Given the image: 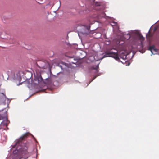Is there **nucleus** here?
I'll return each mask as SVG.
<instances>
[{"label":"nucleus","instance_id":"f257e3e1","mask_svg":"<svg viewBox=\"0 0 159 159\" xmlns=\"http://www.w3.org/2000/svg\"><path fill=\"white\" fill-rule=\"evenodd\" d=\"M31 155V152L26 146L22 147L20 150V155L12 159H27Z\"/></svg>","mask_w":159,"mask_h":159},{"label":"nucleus","instance_id":"f03ea898","mask_svg":"<svg viewBox=\"0 0 159 159\" xmlns=\"http://www.w3.org/2000/svg\"><path fill=\"white\" fill-rule=\"evenodd\" d=\"M108 57H113L117 60H118L119 59L117 53V50H116V52H113L110 51H107L105 52V54L102 58Z\"/></svg>","mask_w":159,"mask_h":159},{"label":"nucleus","instance_id":"7ed1b4c3","mask_svg":"<svg viewBox=\"0 0 159 159\" xmlns=\"http://www.w3.org/2000/svg\"><path fill=\"white\" fill-rule=\"evenodd\" d=\"M42 78L41 75L35 76L33 83L31 84H32L37 85L42 81Z\"/></svg>","mask_w":159,"mask_h":159},{"label":"nucleus","instance_id":"20e7f679","mask_svg":"<svg viewBox=\"0 0 159 159\" xmlns=\"http://www.w3.org/2000/svg\"><path fill=\"white\" fill-rule=\"evenodd\" d=\"M30 134L28 132L22 135L18 139L16 143V145L19 144L23 140L25 139Z\"/></svg>","mask_w":159,"mask_h":159},{"label":"nucleus","instance_id":"39448f33","mask_svg":"<svg viewBox=\"0 0 159 159\" xmlns=\"http://www.w3.org/2000/svg\"><path fill=\"white\" fill-rule=\"evenodd\" d=\"M149 49L153 54V51H154L155 52H157V49L155 48V46L154 45H152L151 46H150Z\"/></svg>","mask_w":159,"mask_h":159},{"label":"nucleus","instance_id":"423d86ee","mask_svg":"<svg viewBox=\"0 0 159 159\" xmlns=\"http://www.w3.org/2000/svg\"><path fill=\"white\" fill-rule=\"evenodd\" d=\"M3 119V117L0 115V125L2 124V121H1Z\"/></svg>","mask_w":159,"mask_h":159},{"label":"nucleus","instance_id":"0eeeda50","mask_svg":"<svg viewBox=\"0 0 159 159\" xmlns=\"http://www.w3.org/2000/svg\"><path fill=\"white\" fill-rule=\"evenodd\" d=\"M95 5L97 6H100V4L98 2H96L95 3Z\"/></svg>","mask_w":159,"mask_h":159},{"label":"nucleus","instance_id":"6e6552de","mask_svg":"<svg viewBox=\"0 0 159 159\" xmlns=\"http://www.w3.org/2000/svg\"><path fill=\"white\" fill-rule=\"evenodd\" d=\"M98 68V66H97L95 68L93 67V68L94 69L97 70Z\"/></svg>","mask_w":159,"mask_h":159},{"label":"nucleus","instance_id":"1a4fd4ad","mask_svg":"<svg viewBox=\"0 0 159 159\" xmlns=\"http://www.w3.org/2000/svg\"><path fill=\"white\" fill-rule=\"evenodd\" d=\"M127 35L128 36V39H129L130 37V36L129 34H128Z\"/></svg>","mask_w":159,"mask_h":159},{"label":"nucleus","instance_id":"9d476101","mask_svg":"<svg viewBox=\"0 0 159 159\" xmlns=\"http://www.w3.org/2000/svg\"><path fill=\"white\" fill-rule=\"evenodd\" d=\"M122 42H123L122 43H120L121 42L120 41L119 42V44H123L124 43V42L123 41H122Z\"/></svg>","mask_w":159,"mask_h":159}]
</instances>
